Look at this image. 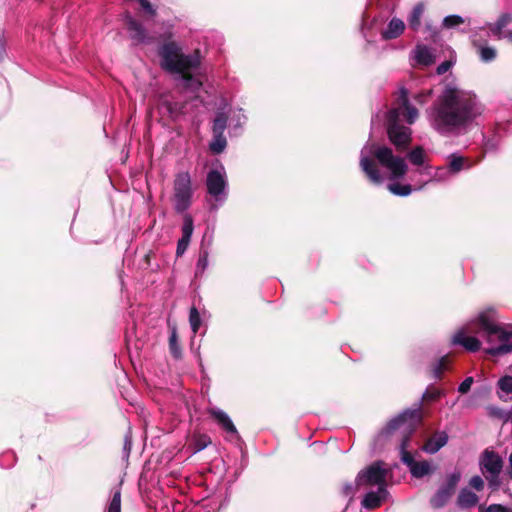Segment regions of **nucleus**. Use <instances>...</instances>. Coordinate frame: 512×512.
Returning <instances> with one entry per match:
<instances>
[{
    "mask_svg": "<svg viewBox=\"0 0 512 512\" xmlns=\"http://www.w3.org/2000/svg\"><path fill=\"white\" fill-rule=\"evenodd\" d=\"M482 110L473 92L448 84L426 110V118L430 127L439 135L462 136L472 130Z\"/></svg>",
    "mask_w": 512,
    "mask_h": 512,
    "instance_id": "1",
    "label": "nucleus"
},
{
    "mask_svg": "<svg viewBox=\"0 0 512 512\" xmlns=\"http://www.w3.org/2000/svg\"><path fill=\"white\" fill-rule=\"evenodd\" d=\"M497 311L493 307L481 310L466 326L458 329L451 338V344L462 346L469 352H477L481 348V341L468 333L477 328L475 332L482 335L489 348L486 352L492 356H503L512 352V327L497 323Z\"/></svg>",
    "mask_w": 512,
    "mask_h": 512,
    "instance_id": "2",
    "label": "nucleus"
},
{
    "mask_svg": "<svg viewBox=\"0 0 512 512\" xmlns=\"http://www.w3.org/2000/svg\"><path fill=\"white\" fill-rule=\"evenodd\" d=\"M376 162L389 173L391 180L403 178L408 171L405 159L395 155L391 148L368 142L360 152V167L369 181L375 185H380L385 180Z\"/></svg>",
    "mask_w": 512,
    "mask_h": 512,
    "instance_id": "3",
    "label": "nucleus"
},
{
    "mask_svg": "<svg viewBox=\"0 0 512 512\" xmlns=\"http://www.w3.org/2000/svg\"><path fill=\"white\" fill-rule=\"evenodd\" d=\"M421 420L422 415L420 407L407 409L391 419L385 429L380 433V436H383L391 434L398 429L403 430V438L400 443L401 460L407 465L411 475L415 478H422L432 472V467L428 461H416L413 455L407 450L410 437Z\"/></svg>",
    "mask_w": 512,
    "mask_h": 512,
    "instance_id": "4",
    "label": "nucleus"
},
{
    "mask_svg": "<svg viewBox=\"0 0 512 512\" xmlns=\"http://www.w3.org/2000/svg\"><path fill=\"white\" fill-rule=\"evenodd\" d=\"M398 107L392 108L387 112V133L391 143L398 149H406L411 142L412 131L400 123V115L406 118L408 124H413L419 116L417 108L409 101L408 91L400 88L397 97Z\"/></svg>",
    "mask_w": 512,
    "mask_h": 512,
    "instance_id": "5",
    "label": "nucleus"
},
{
    "mask_svg": "<svg viewBox=\"0 0 512 512\" xmlns=\"http://www.w3.org/2000/svg\"><path fill=\"white\" fill-rule=\"evenodd\" d=\"M158 55L162 69L170 73L180 74L189 86H201L200 81L190 75V71L200 65L198 51L184 54L177 42L168 41L158 48Z\"/></svg>",
    "mask_w": 512,
    "mask_h": 512,
    "instance_id": "6",
    "label": "nucleus"
},
{
    "mask_svg": "<svg viewBox=\"0 0 512 512\" xmlns=\"http://www.w3.org/2000/svg\"><path fill=\"white\" fill-rule=\"evenodd\" d=\"M194 187L191 174L188 171H179L173 180L172 197L173 208L176 213L184 214L192 205Z\"/></svg>",
    "mask_w": 512,
    "mask_h": 512,
    "instance_id": "7",
    "label": "nucleus"
},
{
    "mask_svg": "<svg viewBox=\"0 0 512 512\" xmlns=\"http://www.w3.org/2000/svg\"><path fill=\"white\" fill-rule=\"evenodd\" d=\"M503 465L501 455L491 448H486L479 456V469L491 491H497L502 485L500 475Z\"/></svg>",
    "mask_w": 512,
    "mask_h": 512,
    "instance_id": "8",
    "label": "nucleus"
},
{
    "mask_svg": "<svg viewBox=\"0 0 512 512\" xmlns=\"http://www.w3.org/2000/svg\"><path fill=\"white\" fill-rule=\"evenodd\" d=\"M206 188L208 194L220 204H223L227 198V175L224 166L218 163L212 168L206 177Z\"/></svg>",
    "mask_w": 512,
    "mask_h": 512,
    "instance_id": "9",
    "label": "nucleus"
},
{
    "mask_svg": "<svg viewBox=\"0 0 512 512\" xmlns=\"http://www.w3.org/2000/svg\"><path fill=\"white\" fill-rule=\"evenodd\" d=\"M387 470L383 468L382 463L377 461L372 463L366 469L361 470L356 477L357 486H380L386 485Z\"/></svg>",
    "mask_w": 512,
    "mask_h": 512,
    "instance_id": "10",
    "label": "nucleus"
},
{
    "mask_svg": "<svg viewBox=\"0 0 512 512\" xmlns=\"http://www.w3.org/2000/svg\"><path fill=\"white\" fill-rule=\"evenodd\" d=\"M123 18L129 33V37L134 45L148 44L152 42V37L148 35V32L144 26L130 13H125Z\"/></svg>",
    "mask_w": 512,
    "mask_h": 512,
    "instance_id": "11",
    "label": "nucleus"
},
{
    "mask_svg": "<svg viewBox=\"0 0 512 512\" xmlns=\"http://www.w3.org/2000/svg\"><path fill=\"white\" fill-rule=\"evenodd\" d=\"M419 174H425L429 176V180L426 181L423 185H420L419 187L415 188L414 190H421L424 187V185L428 182H447L453 176L447 166H439L434 170V172H432L431 166L426 165L423 169L419 170Z\"/></svg>",
    "mask_w": 512,
    "mask_h": 512,
    "instance_id": "12",
    "label": "nucleus"
},
{
    "mask_svg": "<svg viewBox=\"0 0 512 512\" xmlns=\"http://www.w3.org/2000/svg\"><path fill=\"white\" fill-rule=\"evenodd\" d=\"M481 34L488 35V31L485 28H480L479 32L472 34V42L474 46L479 47L480 58L483 62H491L496 58L497 52L495 48L490 46H484L481 44Z\"/></svg>",
    "mask_w": 512,
    "mask_h": 512,
    "instance_id": "13",
    "label": "nucleus"
},
{
    "mask_svg": "<svg viewBox=\"0 0 512 512\" xmlns=\"http://www.w3.org/2000/svg\"><path fill=\"white\" fill-rule=\"evenodd\" d=\"M387 497V487L380 486L376 491L366 493L362 500V506L368 510L375 509L379 507Z\"/></svg>",
    "mask_w": 512,
    "mask_h": 512,
    "instance_id": "14",
    "label": "nucleus"
},
{
    "mask_svg": "<svg viewBox=\"0 0 512 512\" xmlns=\"http://www.w3.org/2000/svg\"><path fill=\"white\" fill-rule=\"evenodd\" d=\"M448 442V434L445 431L436 432L424 443L422 450L428 454L437 453Z\"/></svg>",
    "mask_w": 512,
    "mask_h": 512,
    "instance_id": "15",
    "label": "nucleus"
},
{
    "mask_svg": "<svg viewBox=\"0 0 512 512\" xmlns=\"http://www.w3.org/2000/svg\"><path fill=\"white\" fill-rule=\"evenodd\" d=\"M209 414L227 433L238 436L237 429L226 412L219 408H211Z\"/></svg>",
    "mask_w": 512,
    "mask_h": 512,
    "instance_id": "16",
    "label": "nucleus"
},
{
    "mask_svg": "<svg viewBox=\"0 0 512 512\" xmlns=\"http://www.w3.org/2000/svg\"><path fill=\"white\" fill-rule=\"evenodd\" d=\"M405 30V23L397 17H393L387 27L381 32L383 40H392L398 38Z\"/></svg>",
    "mask_w": 512,
    "mask_h": 512,
    "instance_id": "17",
    "label": "nucleus"
},
{
    "mask_svg": "<svg viewBox=\"0 0 512 512\" xmlns=\"http://www.w3.org/2000/svg\"><path fill=\"white\" fill-rule=\"evenodd\" d=\"M474 163L470 162L468 158L461 156L457 153L448 156V169L452 175H456L462 170L470 169Z\"/></svg>",
    "mask_w": 512,
    "mask_h": 512,
    "instance_id": "18",
    "label": "nucleus"
},
{
    "mask_svg": "<svg viewBox=\"0 0 512 512\" xmlns=\"http://www.w3.org/2000/svg\"><path fill=\"white\" fill-rule=\"evenodd\" d=\"M412 53L417 64L428 66L434 62L433 51L426 45H417Z\"/></svg>",
    "mask_w": 512,
    "mask_h": 512,
    "instance_id": "19",
    "label": "nucleus"
},
{
    "mask_svg": "<svg viewBox=\"0 0 512 512\" xmlns=\"http://www.w3.org/2000/svg\"><path fill=\"white\" fill-rule=\"evenodd\" d=\"M247 117L242 109L233 110L230 113V131L231 135L237 136L241 133L243 125L246 123Z\"/></svg>",
    "mask_w": 512,
    "mask_h": 512,
    "instance_id": "20",
    "label": "nucleus"
},
{
    "mask_svg": "<svg viewBox=\"0 0 512 512\" xmlns=\"http://www.w3.org/2000/svg\"><path fill=\"white\" fill-rule=\"evenodd\" d=\"M497 395L500 400L507 402L512 401V376H504L498 380Z\"/></svg>",
    "mask_w": 512,
    "mask_h": 512,
    "instance_id": "21",
    "label": "nucleus"
},
{
    "mask_svg": "<svg viewBox=\"0 0 512 512\" xmlns=\"http://www.w3.org/2000/svg\"><path fill=\"white\" fill-rule=\"evenodd\" d=\"M512 22V15L509 13L502 14L498 20L493 23L489 24V29L491 33L497 38L502 39L503 35L505 34L503 30Z\"/></svg>",
    "mask_w": 512,
    "mask_h": 512,
    "instance_id": "22",
    "label": "nucleus"
},
{
    "mask_svg": "<svg viewBox=\"0 0 512 512\" xmlns=\"http://www.w3.org/2000/svg\"><path fill=\"white\" fill-rule=\"evenodd\" d=\"M478 503V496L468 488H462L457 497V504L460 508L466 509Z\"/></svg>",
    "mask_w": 512,
    "mask_h": 512,
    "instance_id": "23",
    "label": "nucleus"
},
{
    "mask_svg": "<svg viewBox=\"0 0 512 512\" xmlns=\"http://www.w3.org/2000/svg\"><path fill=\"white\" fill-rule=\"evenodd\" d=\"M424 11H425V6L423 3H417L412 11L410 12L408 18H407V21H408V24H409V27L413 30V31H418L419 28L421 27V18L424 14Z\"/></svg>",
    "mask_w": 512,
    "mask_h": 512,
    "instance_id": "24",
    "label": "nucleus"
},
{
    "mask_svg": "<svg viewBox=\"0 0 512 512\" xmlns=\"http://www.w3.org/2000/svg\"><path fill=\"white\" fill-rule=\"evenodd\" d=\"M453 492L446 489L445 487H440L435 495L430 499V504L433 508H441L447 504L449 499L451 498Z\"/></svg>",
    "mask_w": 512,
    "mask_h": 512,
    "instance_id": "25",
    "label": "nucleus"
},
{
    "mask_svg": "<svg viewBox=\"0 0 512 512\" xmlns=\"http://www.w3.org/2000/svg\"><path fill=\"white\" fill-rule=\"evenodd\" d=\"M425 151L421 146H417L414 149H412L408 153V159L411 162V164L417 166L418 168L415 170V172L419 173L420 169H423L425 166Z\"/></svg>",
    "mask_w": 512,
    "mask_h": 512,
    "instance_id": "26",
    "label": "nucleus"
},
{
    "mask_svg": "<svg viewBox=\"0 0 512 512\" xmlns=\"http://www.w3.org/2000/svg\"><path fill=\"white\" fill-rule=\"evenodd\" d=\"M209 251L207 248L201 247L199 251L198 260L195 267V276L200 277L204 274L209 265Z\"/></svg>",
    "mask_w": 512,
    "mask_h": 512,
    "instance_id": "27",
    "label": "nucleus"
},
{
    "mask_svg": "<svg viewBox=\"0 0 512 512\" xmlns=\"http://www.w3.org/2000/svg\"><path fill=\"white\" fill-rule=\"evenodd\" d=\"M227 146V140L224 134H213L212 140L209 143V149L214 154L222 153Z\"/></svg>",
    "mask_w": 512,
    "mask_h": 512,
    "instance_id": "28",
    "label": "nucleus"
},
{
    "mask_svg": "<svg viewBox=\"0 0 512 512\" xmlns=\"http://www.w3.org/2000/svg\"><path fill=\"white\" fill-rule=\"evenodd\" d=\"M227 122L228 117L224 112L217 113L212 123V134H224Z\"/></svg>",
    "mask_w": 512,
    "mask_h": 512,
    "instance_id": "29",
    "label": "nucleus"
},
{
    "mask_svg": "<svg viewBox=\"0 0 512 512\" xmlns=\"http://www.w3.org/2000/svg\"><path fill=\"white\" fill-rule=\"evenodd\" d=\"M211 438L206 434H195L192 438L193 452L197 453L211 444Z\"/></svg>",
    "mask_w": 512,
    "mask_h": 512,
    "instance_id": "30",
    "label": "nucleus"
},
{
    "mask_svg": "<svg viewBox=\"0 0 512 512\" xmlns=\"http://www.w3.org/2000/svg\"><path fill=\"white\" fill-rule=\"evenodd\" d=\"M388 190L397 196H408L411 194L413 188L410 184H399V183H390L387 186Z\"/></svg>",
    "mask_w": 512,
    "mask_h": 512,
    "instance_id": "31",
    "label": "nucleus"
},
{
    "mask_svg": "<svg viewBox=\"0 0 512 512\" xmlns=\"http://www.w3.org/2000/svg\"><path fill=\"white\" fill-rule=\"evenodd\" d=\"M169 348H170L171 354L175 358H179L180 357L181 349H180V346L178 344V336H177V330H176L175 326H173L171 328V334H170V337H169Z\"/></svg>",
    "mask_w": 512,
    "mask_h": 512,
    "instance_id": "32",
    "label": "nucleus"
},
{
    "mask_svg": "<svg viewBox=\"0 0 512 512\" xmlns=\"http://www.w3.org/2000/svg\"><path fill=\"white\" fill-rule=\"evenodd\" d=\"M448 364H449L448 356L441 357L438 361H436L433 364V367H432L433 376L436 379H440L443 375V372L447 369Z\"/></svg>",
    "mask_w": 512,
    "mask_h": 512,
    "instance_id": "33",
    "label": "nucleus"
},
{
    "mask_svg": "<svg viewBox=\"0 0 512 512\" xmlns=\"http://www.w3.org/2000/svg\"><path fill=\"white\" fill-rule=\"evenodd\" d=\"M182 236L183 238H187L191 240L193 231H194V222L193 218L189 214H184L183 216V224H182Z\"/></svg>",
    "mask_w": 512,
    "mask_h": 512,
    "instance_id": "34",
    "label": "nucleus"
},
{
    "mask_svg": "<svg viewBox=\"0 0 512 512\" xmlns=\"http://www.w3.org/2000/svg\"><path fill=\"white\" fill-rule=\"evenodd\" d=\"M107 512H121V490L116 488L113 491L112 498L109 502Z\"/></svg>",
    "mask_w": 512,
    "mask_h": 512,
    "instance_id": "35",
    "label": "nucleus"
},
{
    "mask_svg": "<svg viewBox=\"0 0 512 512\" xmlns=\"http://www.w3.org/2000/svg\"><path fill=\"white\" fill-rule=\"evenodd\" d=\"M189 323L194 334L197 333L201 325V317L198 310L195 307L190 309Z\"/></svg>",
    "mask_w": 512,
    "mask_h": 512,
    "instance_id": "36",
    "label": "nucleus"
},
{
    "mask_svg": "<svg viewBox=\"0 0 512 512\" xmlns=\"http://www.w3.org/2000/svg\"><path fill=\"white\" fill-rule=\"evenodd\" d=\"M464 23V19L459 15H449L443 19L445 28H453Z\"/></svg>",
    "mask_w": 512,
    "mask_h": 512,
    "instance_id": "37",
    "label": "nucleus"
},
{
    "mask_svg": "<svg viewBox=\"0 0 512 512\" xmlns=\"http://www.w3.org/2000/svg\"><path fill=\"white\" fill-rule=\"evenodd\" d=\"M460 478H461V475L459 472L451 473L450 475H448L447 481H446L445 485H443V487H445L446 489H448L454 493L455 488H456Z\"/></svg>",
    "mask_w": 512,
    "mask_h": 512,
    "instance_id": "38",
    "label": "nucleus"
},
{
    "mask_svg": "<svg viewBox=\"0 0 512 512\" xmlns=\"http://www.w3.org/2000/svg\"><path fill=\"white\" fill-rule=\"evenodd\" d=\"M487 412L491 417H495L504 421H508V413L497 406H488Z\"/></svg>",
    "mask_w": 512,
    "mask_h": 512,
    "instance_id": "39",
    "label": "nucleus"
},
{
    "mask_svg": "<svg viewBox=\"0 0 512 512\" xmlns=\"http://www.w3.org/2000/svg\"><path fill=\"white\" fill-rule=\"evenodd\" d=\"M480 512H512V507L503 504H491L485 508L480 507Z\"/></svg>",
    "mask_w": 512,
    "mask_h": 512,
    "instance_id": "40",
    "label": "nucleus"
},
{
    "mask_svg": "<svg viewBox=\"0 0 512 512\" xmlns=\"http://www.w3.org/2000/svg\"><path fill=\"white\" fill-rule=\"evenodd\" d=\"M469 486L475 489L476 491H482L485 486L484 479L479 475H475L470 478Z\"/></svg>",
    "mask_w": 512,
    "mask_h": 512,
    "instance_id": "41",
    "label": "nucleus"
},
{
    "mask_svg": "<svg viewBox=\"0 0 512 512\" xmlns=\"http://www.w3.org/2000/svg\"><path fill=\"white\" fill-rule=\"evenodd\" d=\"M190 241H191L190 239L183 238V237H181L178 240L177 248H176V256L177 257L182 256L186 252V250H187V248L189 246Z\"/></svg>",
    "mask_w": 512,
    "mask_h": 512,
    "instance_id": "42",
    "label": "nucleus"
},
{
    "mask_svg": "<svg viewBox=\"0 0 512 512\" xmlns=\"http://www.w3.org/2000/svg\"><path fill=\"white\" fill-rule=\"evenodd\" d=\"M432 94L431 90H423L421 92L416 93L413 98L419 104H425Z\"/></svg>",
    "mask_w": 512,
    "mask_h": 512,
    "instance_id": "43",
    "label": "nucleus"
},
{
    "mask_svg": "<svg viewBox=\"0 0 512 512\" xmlns=\"http://www.w3.org/2000/svg\"><path fill=\"white\" fill-rule=\"evenodd\" d=\"M473 382H474L473 377H467V378H466V379H465V380H464V381L459 385V387H458V391H459L461 394H465V393H467V392L470 390V388H471V386H472Z\"/></svg>",
    "mask_w": 512,
    "mask_h": 512,
    "instance_id": "44",
    "label": "nucleus"
},
{
    "mask_svg": "<svg viewBox=\"0 0 512 512\" xmlns=\"http://www.w3.org/2000/svg\"><path fill=\"white\" fill-rule=\"evenodd\" d=\"M357 487L358 486L356 484L354 485L353 483H346L343 485L342 493L344 496L352 498Z\"/></svg>",
    "mask_w": 512,
    "mask_h": 512,
    "instance_id": "45",
    "label": "nucleus"
},
{
    "mask_svg": "<svg viewBox=\"0 0 512 512\" xmlns=\"http://www.w3.org/2000/svg\"><path fill=\"white\" fill-rule=\"evenodd\" d=\"M451 62L444 61L437 67V73L439 75L445 74L451 68Z\"/></svg>",
    "mask_w": 512,
    "mask_h": 512,
    "instance_id": "46",
    "label": "nucleus"
},
{
    "mask_svg": "<svg viewBox=\"0 0 512 512\" xmlns=\"http://www.w3.org/2000/svg\"><path fill=\"white\" fill-rule=\"evenodd\" d=\"M440 396H441V392L437 389H434L432 391H427L423 395L424 398H428L430 400H435V399L439 398Z\"/></svg>",
    "mask_w": 512,
    "mask_h": 512,
    "instance_id": "47",
    "label": "nucleus"
},
{
    "mask_svg": "<svg viewBox=\"0 0 512 512\" xmlns=\"http://www.w3.org/2000/svg\"><path fill=\"white\" fill-rule=\"evenodd\" d=\"M505 474L508 477V479L512 480V450L508 457V467L506 469Z\"/></svg>",
    "mask_w": 512,
    "mask_h": 512,
    "instance_id": "48",
    "label": "nucleus"
},
{
    "mask_svg": "<svg viewBox=\"0 0 512 512\" xmlns=\"http://www.w3.org/2000/svg\"><path fill=\"white\" fill-rule=\"evenodd\" d=\"M131 446H132L131 438L128 435H126L125 442H124V450L127 452V454H129V452L131 450Z\"/></svg>",
    "mask_w": 512,
    "mask_h": 512,
    "instance_id": "49",
    "label": "nucleus"
},
{
    "mask_svg": "<svg viewBox=\"0 0 512 512\" xmlns=\"http://www.w3.org/2000/svg\"><path fill=\"white\" fill-rule=\"evenodd\" d=\"M5 53V44H4V40H3V35L0 33V58L4 55Z\"/></svg>",
    "mask_w": 512,
    "mask_h": 512,
    "instance_id": "50",
    "label": "nucleus"
},
{
    "mask_svg": "<svg viewBox=\"0 0 512 512\" xmlns=\"http://www.w3.org/2000/svg\"><path fill=\"white\" fill-rule=\"evenodd\" d=\"M167 109L172 116L176 114V108L171 103H167Z\"/></svg>",
    "mask_w": 512,
    "mask_h": 512,
    "instance_id": "51",
    "label": "nucleus"
},
{
    "mask_svg": "<svg viewBox=\"0 0 512 512\" xmlns=\"http://www.w3.org/2000/svg\"><path fill=\"white\" fill-rule=\"evenodd\" d=\"M503 38H507L508 40L512 41V30L509 31L508 33H505L503 35Z\"/></svg>",
    "mask_w": 512,
    "mask_h": 512,
    "instance_id": "52",
    "label": "nucleus"
},
{
    "mask_svg": "<svg viewBox=\"0 0 512 512\" xmlns=\"http://www.w3.org/2000/svg\"><path fill=\"white\" fill-rule=\"evenodd\" d=\"M506 413H508V421H512V409L510 411H506Z\"/></svg>",
    "mask_w": 512,
    "mask_h": 512,
    "instance_id": "53",
    "label": "nucleus"
},
{
    "mask_svg": "<svg viewBox=\"0 0 512 512\" xmlns=\"http://www.w3.org/2000/svg\"><path fill=\"white\" fill-rule=\"evenodd\" d=\"M485 146H486V149H487V150H489V149H491V148H493V147H494V145H491V146H490V144H489V143H486V145H485Z\"/></svg>",
    "mask_w": 512,
    "mask_h": 512,
    "instance_id": "54",
    "label": "nucleus"
},
{
    "mask_svg": "<svg viewBox=\"0 0 512 512\" xmlns=\"http://www.w3.org/2000/svg\"><path fill=\"white\" fill-rule=\"evenodd\" d=\"M370 44H371V42H370V41H367V46H366V48H365L366 50H368V46H369Z\"/></svg>",
    "mask_w": 512,
    "mask_h": 512,
    "instance_id": "55",
    "label": "nucleus"
}]
</instances>
